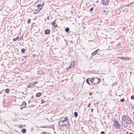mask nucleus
Wrapping results in <instances>:
<instances>
[{
    "instance_id": "nucleus-1",
    "label": "nucleus",
    "mask_w": 134,
    "mask_h": 134,
    "mask_svg": "<svg viewBox=\"0 0 134 134\" xmlns=\"http://www.w3.org/2000/svg\"><path fill=\"white\" fill-rule=\"evenodd\" d=\"M122 124H124V127H127L128 125L131 123L132 121L129 117L125 115L122 118Z\"/></svg>"
},
{
    "instance_id": "nucleus-2",
    "label": "nucleus",
    "mask_w": 134,
    "mask_h": 134,
    "mask_svg": "<svg viewBox=\"0 0 134 134\" xmlns=\"http://www.w3.org/2000/svg\"><path fill=\"white\" fill-rule=\"evenodd\" d=\"M65 118H60L59 120L58 125L59 126H64V120H65Z\"/></svg>"
},
{
    "instance_id": "nucleus-3",
    "label": "nucleus",
    "mask_w": 134,
    "mask_h": 134,
    "mask_svg": "<svg viewBox=\"0 0 134 134\" xmlns=\"http://www.w3.org/2000/svg\"><path fill=\"white\" fill-rule=\"evenodd\" d=\"M114 122L113 124V126L116 129H119L120 127V124H119L118 121L116 120H114Z\"/></svg>"
},
{
    "instance_id": "nucleus-4",
    "label": "nucleus",
    "mask_w": 134,
    "mask_h": 134,
    "mask_svg": "<svg viewBox=\"0 0 134 134\" xmlns=\"http://www.w3.org/2000/svg\"><path fill=\"white\" fill-rule=\"evenodd\" d=\"M65 120H64V126H69L70 125V123L69 122V120L67 117H65Z\"/></svg>"
},
{
    "instance_id": "nucleus-5",
    "label": "nucleus",
    "mask_w": 134,
    "mask_h": 134,
    "mask_svg": "<svg viewBox=\"0 0 134 134\" xmlns=\"http://www.w3.org/2000/svg\"><path fill=\"white\" fill-rule=\"evenodd\" d=\"M109 0H103L102 1V3L104 5H107L109 2Z\"/></svg>"
},
{
    "instance_id": "nucleus-6",
    "label": "nucleus",
    "mask_w": 134,
    "mask_h": 134,
    "mask_svg": "<svg viewBox=\"0 0 134 134\" xmlns=\"http://www.w3.org/2000/svg\"><path fill=\"white\" fill-rule=\"evenodd\" d=\"M26 103L25 102H23L22 103V106H20V109H22L23 108H24L26 106Z\"/></svg>"
},
{
    "instance_id": "nucleus-7",
    "label": "nucleus",
    "mask_w": 134,
    "mask_h": 134,
    "mask_svg": "<svg viewBox=\"0 0 134 134\" xmlns=\"http://www.w3.org/2000/svg\"><path fill=\"white\" fill-rule=\"evenodd\" d=\"M55 20H54L52 23V25L54 27H57V25L56 23H55Z\"/></svg>"
},
{
    "instance_id": "nucleus-8",
    "label": "nucleus",
    "mask_w": 134,
    "mask_h": 134,
    "mask_svg": "<svg viewBox=\"0 0 134 134\" xmlns=\"http://www.w3.org/2000/svg\"><path fill=\"white\" fill-rule=\"evenodd\" d=\"M42 8H39L38 9H37L35 10L34 13L35 14H37L40 11Z\"/></svg>"
},
{
    "instance_id": "nucleus-9",
    "label": "nucleus",
    "mask_w": 134,
    "mask_h": 134,
    "mask_svg": "<svg viewBox=\"0 0 134 134\" xmlns=\"http://www.w3.org/2000/svg\"><path fill=\"white\" fill-rule=\"evenodd\" d=\"M98 50H99V49H98L96 50V51H95L93 52L92 54V56H94L96 54H97V53H98Z\"/></svg>"
},
{
    "instance_id": "nucleus-10",
    "label": "nucleus",
    "mask_w": 134,
    "mask_h": 134,
    "mask_svg": "<svg viewBox=\"0 0 134 134\" xmlns=\"http://www.w3.org/2000/svg\"><path fill=\"white\" fill-rule=\"evenodd\" d=\"M45 32V34H49L50 32V31L49 29H47L45 30L44 31Z\"/></svg>"
},
{
    "instance_id": "nucleus-11",
    "label": "nucleus",
    "mask_w": 134,
    "mask_h": 134,
    "mask_svg": "<svg viewBox=\"0 0 134 134\" xmlns=\"http://www.w3.org/2000/svg\"><path fill=\"white\" fill-rule=\"evenodd\" d=\"M19 36H18L16 38H13V41H15L16 40L19 41Z\"/></svg>"
},
{
    "instance_id": "nucleus-12",
    "label": "nucleus",
    "mask_w": 134,
    "mask_h": 134,
    "mask_svg": "<svg viewBox=\"0 0 134 134\" xmlns=\"http://www.w3.org/2000/svg\"><path fill=\"white\" fill-rule=\"evenodd\" d=\"M118 58H120V59H123V60H127V58H125L124 57H119Z\"/></svg>"
},
{
    "instance_id": "nucleus-13",
    "label": "nucleus",
    "mask_w": 134,
    "mask_h": 134,
    "mask_svg": "<svg viewBox=\"0 0 134 134\" xmlns=\"http://www.w3.org/2000/svg\"><path fill=\"white\" fill-rule=\"evenodd\" d=\"M70 65L72 67V68L74 66V61L73 62H71V63L70 64Z\"/></svg>"
},
{
    "instance_id": "nucleus-14",
    "label": "nucleus",
    "mask_w": 134,
    "mask_h": 134,
    "mask_svg": "<svg viewBox=\"0 0 134 134\" xmlns=\"http://www.w3.org/2000/svg\"><path fill=\"white\" fill-rule=\"evenodd\" d=\"M21 132L22 133H24L26 132V130L25 129H23L21 130Z\"/></svg>"
},
{
    "instance_id": "nucleus-15",
    "label": "nucleus",
    "mask_w": 134,
    "mask_h": 134,
    "mask_svg": "<svg viewBox=\"0 0 134 134\" xmlns=\"http://www.w3.org/2000/svg\"><path fill=\"white\" fill-rule=\"evenodd\" d=\"M78 113L76 112H75L74 113V115L75 118H77L78 116Z\"/></svg>"
},
{
    "instance_id": "nucleus-16",
    "label": "nucleus",
    "mask_w": 134,
    "mask_h": 134,
    "mask_svg": "<svg viewBox=\"0 0 134 134\" xmlns=\"http://www.w3.org/2000/svg\"><path fill=\"white\" fill-rule=\"evenodd\" d=\"M41 94L40 92L37 93L36 94V96L37 97H39L40 96Z\"/></svg>"
},
{
    "instance_id": "nucleus-17",
    "label": "nucleus",
    "mask_w": 134,
    "mask_h": 134,
    "mask_svg": "<svg viewBox=\"0 0 134 134\" xmlns=\"http://www.w3.org/2000/svg\"><path fill=\"white\" fill-rule=\"evenodd\" d=\"M133 2H131L130 3H129L127 5H125L124 6L126 7V6H127L128 7H129L131 5L130 4H131V5H132L133 4Z\"/></svg>"
},
{
    "instance_id": "nucleus-18",
    "label": "nucleus",
    "mask_w": 134,
    "mask_h": 134,
    "mask_svg": "<svg viewBox=\"0 0 134 134\" xmlns=\"http://www.w3.org/2000/svg\"><path fill=\"white\" fill-rule=\"evenodd\" d=\"M65 31L66 32H68V31H69V27H66L65 29Z\"/></svg>"
},
{
    "instance_id": "nucleus-19",
    "label": "nucleus",
    "mask_w": 134,
    "mask_h": 134,
    "mask_svg": "<svg viewBox=\"0 0 134 134\" xmlns=\"http://www.w3.org/2000/svg\"><path fill=\"white\" fill-rule=\"evenodd\" d=\"M9 89L8 88L7 89L5 90V92L7 93H8L9 92Z\"/></svg>"
},
{
    "instance_id": "nucleus-20",
    "label": "nucleus",
    "mask_w": 134,
    "mask_h": 134,
    "mask_svg": "<svg viewBox=\"0 0 134 134\" xmlns=\"http://www.w3.org/2000/svg\"><path fill=\"white\" fill-rule=\"evenodd\" d=\"M98 81H97L96 82L97 83V84L98 83H99V82H100L101 81V79L99 78H98Z\"/></svg>"
},
{
    "instance_id": "nucleus-21",
    "label": "nucleus",
    "mask_w": 134,
    "mask_h": 134,
    "mask_svg": "<svg viewBox=\"0 0 134 134\" xmlns=\"http://www.w3.org/2000/svg\"><path fill=\"white\" fill-rule=\"evenodd\" d=\"M90 81L91 83H92V82L94 81V78H92L90 79Z\"/></svg>"
},
{
    "instance_id": "nucleus-22",
    "label": "nucleus",
    "mask_w": 134,
    "mask_h": 134,
    "mask_svg": "<svg viewBox=\"0 0 134 134\" xmlns=\"http://www.w3.org/2000/svg\"><path fill=\"white\" fill-rule=\"evenodd\" d=\"M72 68V67H71V66L70 65L67 68H66V70H69V69H70V68Z\"/></svg>"
},
{
    "instance_id": "nucleus-23",
    "label": "nucleus",
    "mask_w": 134,
    "mask_h": 134,
    "mask_svg": "<svg viewBox=\"0 0 134 134\" xmlns=\"http://www.w3.org/2000/svg\"><path fill=\"white\" fill-rule=\"evenodd\" d=\"M86 82L89 85H90V83L89 82V79H87L86 80Z\"/></svg>"
},
{
    "instance_id": "nucleus-24",
    "label": "nucleus",
    "mask_w": 134,
    "mask_h": 134,
    "mask_svg": "<svg viewBox=\"0 0 134 134\" xmlns=\"http://www.w3.org/2000/svg\"><path fill=\"white\" fill-rule=\"evenodd\" d=\"M25 51V49L24 48H22L21 49V52L22 53H23Z\"/></svg>"
},
{
    "instance_id": "nucleus-25",
    "label": "nucleus",
    "mask_w": 134,
    "mask_h": 134,
    "mask_svg": "<svg viewBox=\"0 0 134 134\" xmlns=\"http://www.w3.org/2000/svg\"><path fill=\"white\" fill-rule=\"evenodd\" d=\"M92 84L91 85H95L97 84V82H92V83H91Z\"/></svg>"
},
{
    "instance_id": "nucleus-26",
    "label": "nucleus",
    "mask_w": 134,
    "mask_h": 134,
    "mask_svg": "<svg viewBox=\"0 0 134 134\" xmlns=\"http://www.w3.org/2000/svg\"><path fill=\"white\" fill-rule=\"evenodd\" d=\"M18 127L20 128H21L23 127V126L21 125H19Z\"/></svg>"
},
{
    "instance_id": "nucleus-27",
    "label": "nucleus",
    "mask_w": 134,
    "mask_h": 134,
    "mask_svg": "<svg viewBox=\"0 0 134 134\" xmlns=\"http://www.w3.org/2000/svg\"><path fill=\"white\" fill-rule=\"evenodd\" d=\"M131 99L132 100L134 99V96L132 95L131 97Z\"/></svg>"
},
{
    "instance_id": "nucleus-28",
    "label": "nucleus",
    "mask_w": 134,
    "mask_h": 134,
    "mask_svg": "<svg viewBox=\"0 0 134 134\" xmlns=\"http://www.w3.org/2000/svg\"><path fill=\"white\" fill-rule=\"evenodd\" d=\"M31 21V19H29L27 21V23L29 24Z\"/></svg>"
},
{
    "instance_id": "nucleus-29",
    "label": "nucleus",
    "mask_w": 134,
    "mask_h": 134,
    "mask_svg": "<svg viewBox=\"0 0 134 134\" xmlns=\"http://www.w3.org/2000/svg\"><path fill=\"white\" fill-rule=\"evenodd\" d=\"M124 100V98H122L120 100V101L121 102H123Z\"/></svg>"
},
{
    "instance_id": "nucleus-30",
    "label": "nucleus",
    "mask_w": 134,
    "mask_h": 134,
    "mask_svg": "<svg viewBox=\"0 0 134 134\" xmlns=\"http://www.w3.org/2000/svg\"><path fill=\"white\" fill-rule=\"evenodd\" d=\"M124 6H121L119 9H122L124 7H125Z\"/></svg>"
},
{
    "instance_id": "nucleus-31",
    "label": "nucleus",
    "mask_w": 134,
    "mask_h": 134,
    "mask_svg": "<svg viewBox=\"0 0 134 134\" xmlns=\"http://www.w3.org/2000/svg\"><path fill=\"white\" fill-rule=\"evenodd\" d=\"M93 7H92L90 9V10L91 12H92L93 10Z\"/></svg>"
},
{
    "instance_id": "nucleus-32",
    "label": "nucleus",
    "mask_w": 134,
    "mask_h": 134,
    "mask_svg": "<svg viewBox=\"0 0 134 134\" xmlns=\"http://www.w3.org/2000/svg\"><path fill=\"white\" fill-rule=\"evenodd\" d=\"M23 35H22V36H20V38H19V40H21L22 39H23Z\"/></svg>"
},
{
    "instance_id": "nucleus-33",
    "label": "nucleus",
    "mask_w": 134,
    "mask_h": 134,
    "mask_svg": "<svg viewBox=\"0 0 134 134\" xmlns=\"http://www.w3.org/2000/svg\"><path fill=\"white\" fill-rule=\"evenodd\" d=\"M101 134H105V132L104 131H102L100 132Z\"/></svg>"
},
{
    "instance_id": "nucleus-34",
    "label": "nucleus",
    "mask_w": 134,
    "mask_h": 134,
    "mask_svg": "<svg viewBox=\"0 0 134 134\" xmlns=\"http://www.w3.org/2000/svg\"><path fill=\"white\" fill-rule=\"evenodd\" d=\"M41 4H40L38 5L37 6V7H39L40 8V7H41Z\"/></svg>"
},
{
    "instance_id": "nucleus-35",
    "label": "nucleus",
    "mask_w": 134,
    "mask_h": 134,
    "mask_svg": "<svg viewBox=\"0 0 134 134\" xmlns=\"http://www.w3.org/2000/svg\"><path fill=\"white\" fill-rule=\"evenodd\" d=\"M42 134H46V132H43L42 133Z\"/></svg>"
},
{
    "instance_id": "nucleus-36",
    "label": "nucleus",
    "mask_w": 134,
    "mask_h": 134,
    "mask_svg": "<svg viewBox=\"0 0 134 134\" xmlns=\"http://www.w3.org/2000/svg\"><path fill=\"white\" fill-rule=\"evenodd\" d=\"M44 2H43L42 3V4H41V6L42 5V7L41 8H42V7H43V5H44Z\"/></svg>"
},
{
    "instance_id": "nucleus-37",
    "label": "nucleus",
    "mask_w": 134,
    "mask_h": 134,
    "mask_svg": "<svg viewBox=\"0 0 134 134\" xmlns=\"http://www.w3.org/2000/svg\"><path fill=\"white\" fill-rule=\"evenodd\" d=\"M90 106V103L88 104V105H87V106H88V107H89Z\"/></svg>"
},
{
    "instance_id": "nucleus-38",
    "label": "nucleus",
    "mask_w": 134,
    "mask_h": 134,
    "mask_svg": "<svg viewBox=\"0 0 134 134\" xmlns=\"http://www.w3.org/2000/svg\"><path fill=\"white\" fill-rule=\"evenodd\" d=\"M31 100H29V101L28 102V103H31Z\"/></svg>"
},
{
    "instance_id": "nucleus-39",
    "label": "nucleus",
    "mask_w": 134,
    "mask_h": 134,
    "mask_svg": "<svg viewBox=\"0 0 134 134\" xmlns=\"http://www.w3.org/2000/svg\"><path fill=\"white\" fill-rule=\"evenodd\" d=\"M36 83L35 82H34L33 83V85H35Z\"/></svg>"
},
{
    "instance_id": "nucleus-40",
    "label": "nucleus",
    "mask_w": 134,
    "mask_h": 134,
    "mask_svg": "<svg viewBox=\"0 0 134 134\" xmlns=\"http://www.w3.org/2000/svg\"><path fill=\"white\" fill-rule=\"evenodd\" d=\"M92 94V92H90V93L89 95H91Z\"/></svg>"
},
{
    "instance_id": "nucleus-41",
    "label": "nucleus",
    "mask_w": 134,
    "mask_h": 134,
    "mask_svg": "<svg viewBox=\"0 0 134 134\" xmlns=\"http://www.w3.org/2000/svg\"><path fill=\"white\" fill-rule=\"evenodd\" d=\"M33 96H32L31 97V98L32 99H33Z\"/></svg>"
},
{
    "instance_id": "nucleus-42",
    "label": "nucleus",
    "mask_w": 134,
    "mask_h": 134,
    "mask_svg": "<svg viewBox=\"0 0 134 134\" xmlns=\"http://www.w3.org/2000/svg\"><path fill=\"white\" fill-rule=\"evenodd\" d=\"M94 109H91V111L92 112L93 111Z\"/></svg>"
},
{
    "instance_id": "nucleus-43",
    "label": "nucleus",
    "mask_w": 134,
    "mask_h": 134,
    "mask_svg": "<svg viewBox=\"0 0 134 134\" xmlns=\"http://www.w3.org/2000/svg\"><path fill=\"white\" fill-rule=\"evenodd\" d=\"M49 17L48 16L47 17V19H49Z\"/></svg>"
},
{
    "instance_id": "nucleus-44",
    "label": "nucleus",
    "mask_w": 134,
    "mask_h": 134,
    "mask_svg": "<svg viewBox=\"0 0 134 134\" xmlns=\"http://www.w3.org/2000/svg\"><path fill=\"white\" fill-rule=\"evenodd\" d=\"M129 134H133L132 133H130Z\"/></svg>"
},
{
    "instance_id": "nucleus-45",
    "label": "nucleus",
    "mask_w": 134,
    "mask_h": 134,
    "mask_svg": "<svg viewBox=\"0 0 134 134\" xmlns=\"http://www.w3.org/2000/svg\"><path fill=\"white\" fill-rule=\"evenodd\" d=\"M43 127V128H47V127Z\"/></svg>"
},
{
    "instance_id": "nucleus-46",
    "label": "nucleus",
    "mask_w": 134,
    "mask_h": 134,
    "mask_svg": "<svg viewBox=\"0 0 134 134\" xmlns=\"http://www.w3.org/2000/svg\"><path fill=\"white\" fill-rule=\"evenodd\" d=\"M123 28L124 29H125V27H124Z\"/></svg>"
},
{
    "instance_id": "nucleus-47",
    "label": "nucleus",
    "mask_w": 134,
    "mask_h": 134,
    "mask_svg": "<svg viewBox=\"0 0 134 134\" xmlns=\"http://www.w3.org/2000/svg\"><path fill=\"white\" fill-rule=\"evenodd\" d=\"M94 81V82H97V81Z\"/></svg>"
},
{
    "instance_id": "nucleus-48",
    "label": "nucleus",
    "mask_w": 134,
    "mask_h": 134,
    "mask_svg": "<svg viewBox=\"0 0 134 134\" xmlns=\"http://www.w3.org/2000/svg\"><path fill=\"white\" fill-rule=\"evenodd\" d=\"M133 114L134 115V112H133Z\"/></svg>"
},
{
    "instance_id": "nucleus-49",
    "label": "nucleus",
    "mask_w": 134,
    "mask_h": 134,
    "mask_svg": "<svg viewBox=\"0 0 134 134\" xmlns=\"http://www.w3.org/2000/svg\"><path fill=\"white\" fill-rule=\"evenodd\" d=\"M105 11H105V10H104V12H105Z\"/></svg>"
},
{
    "instance_id": "nucleus-50",
    "label": "nucleus",
    "mask_w": 134,
    "mask_h": 134,
    "mask_svg": "<svg viewBox=\"0 0 134 134\" xmlns=\"http://www.w3.org/2000/svg\"><path fill=\"white\" fill-rule=\"evenodd\" d=\"M47 134H51L50 133H48Z\"/></svg>"
},
{
    "instance_id": "nucleus-51",
    "label": "nucleus",
    "mask_w": 134,
    "mask_h": 134,
    "mask_svg": "<svg viewBox=\"0 0 134 134\" xmlns=\"http://www.w3.org/2000/svg\"><path fill=\"white\" fill-rule=\"evenodd\" d=\"M0 94H1V92H0Z\"/></svg>"
},
{
    "instance_id": "nucleus-52",
    "label": "nucleus",
    "mask_w": 134,
    "mask_h": 134,
    "mask_svg": "<svg viewBox=\"0 0 134 134\" xmlns=\"http://www.w3.org/2000/svg\"><path fill=\"white\" fill-rule=\"evenodd\" d=\"M131 126V125H130V127H130V126Z\"/></svg>"
},
{
    "instance_id": "nucleus-53",
    "label": "nucleus",
    "mask_w": 134,
    "mask_h": 134,
    "mask_svg": "<svg viewBox=\"0 0 134 134\" xmlns=\"http://www.w3.org/2000/svg\"><path fill=\"white\" fill-rule=\"evenodd\" d=\"M133 125H132V127Z\"/></svg>"
}]
</instances>
